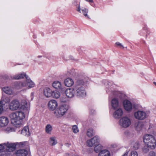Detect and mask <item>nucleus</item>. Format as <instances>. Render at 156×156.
<instances>
[{"instance_id":"423d86ee","label":"nucleus","mask_w":156,"mask_h":156,"mask_svg":"<svg viewBox=\"0 0 156 156\" xmlns=\"http://www.w3.org/2000/svg\"><path fill=\"white\" fill-rule=\"evenodd\" d=\"M69 106L67 105H61L56 110L54 113L58 117H62L65 114Z\"/></svg>"},{"instance_id":"ea45409f","label":"nucleus","mask_w":156,"mask_h":156,"mask_svg":"<svg viewBox=\"0 0 156 156\" xmlns=\"http://www.w3.org/2000/svg\"><path fill=\"white\" fill-rule=\"evenodd\" d=\"M130 156H138V154L135 151H131L130 154Z\"/></svg>"},{"instance_id":"f257e3e1","label":"nucleus","mask_w":156,"mask_h":156,"mask_svg":"<svg viewBox=\"0 0 156 156\" xmlns=\"http://www.w3.org/2000/svg\"><path fill=\"white\" fill-rule=\"evenodd\" d=\"M74 89L75 95L78 98H81L86 96L85 88L89 81L88 77L84 76H80L76 79Z\"/></svg>"},{"instance_id":"7c9ffc66","label":"nucleus","mask_w":156,"mask_h":156,"mask_svg":"<svg viewBox=\"0 0 156 156\" xmlns=\"http://www.w3.org/2000/svg\"><path fill=\"white\" fill-rule=\"evenodd\" d=\"M73 5L76 6L77 8V11L81 13V9L79 5H78L77 4V2L76 0H74L73 2L72 3Z\"/></svg>"},{"instance_id":"e433bc0d","label":"nucleus","mask_w":156,"mask_h":156,"mask_svg":"<svg viewBox=\"0 0 156 156\" xmlns=\"http://www.w3.org/2000/svg\"><path fill=\"white\" fill-rule=\"evenodd\" d=\"M72 130L73 132L75 133H76L79 132L78 128L76 125H74L73 126Z\"/></svg>"},{"instance_id":"de8ad7c7","label":"nucleus","mask_w":156,"mask_h":156,"mask_svg":"<svg viewBox=\"0 0 156 156\" xmlns=\"http://www.w3.org/2000/svg\"><path fill=\"white\" fill-rule=\"evenodd\" d=\"M87 1L90 2H93V0H86Z\"/></svg>"},{"instance_id":"49530a36","label":"nucleus","mask_w":156,"mask_h":156,"mask_svg":"<svg viewBox=\"0 0 156 156\" xmlns=\"http://www.w3.org/2000/svg\"><path fill=\"white\" fill-rule=\"evenodd\" d=\"M129 151H126L125 153L122 155V156H128V154Z\"/></svg>"},{"instance_id":"4c0bfd02","label":"nucleus","mask_w":156,"mask_h":156,"mask_svg":"<svg viewBox=\"0 0 156 156\" xmlns=\"http://www.w3.org/2000/svg\"><path fill=\"white\" fill-rule=\"evenodd\" d=\"M140 147V144L138 142H135L133 145V148L134 149H138Z\"/></svg>"},{"instance_id":"72a5a7b5","label":"nucleus","mask_w":156,"mask_h":156,"mask_svg":"<svg viewBox=\"0 0 156 156\" xmlns=\"http://www.w3.org/2000/svg\"><path fill=\"white\" fill-rule=\"evenodd\" d=\"M82 12L83 15L85 17H87V18H89V17L88 16L87 13L88 12V10L86 8H84L82 9Z\"/></svg>"},{"instance_id":"37998d69","label":"nucleus","mask_w":156,"mask_h":156,"mask_svg":"<svg viewBox=\"0 0 156 156\" xmlns=\"http://www.w3.org/2000/svg\"><path fill=\"white\" fill-rule=\"evenodd\" d=\"M124 134L126 136L128 137H129L132 136L131 133L128 131H126L124 132Z\"/></svg>"},{"instance_id":"9b49d317","label":"nucleus","mask_w":156,"mask_h":156,"mask_svg":"<svg viewBox=\"0 0 156 156\" xmlns=\"http://www.w3.org/2000/svg\"><path fill=\"white\" fill-rule=\"evenodd\" d=\"M20 103L17 100H12L9 104V109L11 110L14 111L20 109Z\"/></svg>"},{"instance_id":"3c124183","label":"nucleus","mask_w":156,"mask_h":156,"mask_svg":"<svg viewBox=\"0 0 156 156\" xmlns=\"http://www.w3.org/2000/svg\"><path fill=\"white\" fill-rule=\"evenodd\" d=\"M66 146H68H68H69V144H68V143H66Z\"/></svg>"},{"instance_id":"79ce46f5","label":"nucleus","mask_w":156,"mask_h":156,"mask_svg":"<svg viewBox=\"0 0 156 156\" xmlns=\"http://www.w3.org/2000/svg\"><path fill=\"white\" fill-rule=\"evenodd\" d=\"M105 85L106 88H108L112 86V83L108 81L105 83Z\"/></svg>"},{"instance_id":"a211bd4d","label":"nucleus","mask_w":156,"mask_h":156,"mask_svg":"<svg viewBox=\"0 0 156 156\" xmlns=\"http://www.w3.org/2000/svg\"><path fill=\"white\" fill-rule=\"evenodd\" d=\"M123 115V111L122 109L119 108L116 110L113 114V116L116 119L120 118Z\"/></svg>"},{"instance_id":"f3484780","label":"nucleus","mask_w":156,"mask_h":156,"mask_svg":"<svg viewBox=\"0 0 156 156\" xmlns=\"http://www.w3.org/2000/svg\"><path fill=\"white\" fill-rule=\"evenodd\" d=\"M15 154L17 156H27L28 152L26 149H21L16 151Z\"/></svg>"},{"instance_id":"412c9836","label":"nucleus","mask_w":156,"mask_h":156,"mask_svg":"<svg viewBox=\"0 0 156 156\" xmlns=\"http://www.w3.org/2000/svg\"><path fill=\"white\" fill-rule=\"evenodd\" d=\"M74 81L71 78H67L64 80L65 85L68 87H71L74 84Z\"/></svg>"},{"instance_id":"6e6552de","label":"nucleus","mask_w":156,"mask_h":156,"mask_svg":"<svg viewBox=\"0 0 156 156\" xmlns=\"http://www.w3.org/2000/svg\"><path fill=\"white\" fill-rule=\"evenodd\" d=\"M100 141L99 137L98 136H95L93 138L88 140L87 141V146L89 147H92L99 144Z\"/></svg>"},{"instance_id":"20e7f679","label":"nucleus","mask_w":156,"mask_h":156,"mask_svg":"<svg viewBox=\"0 0 156 156\" xmlns=\"http://www.w3.org/2000/svg\"><path fill=\"white\" fill-rule=\"evenodd\" d=\"M7 147L6 150L0 152V156H9L11 152L14 151L16 148V145L14 144L8 143L5 144Z\"/></svg>"},{"instance_id":"9d476101","label":"nucleus","mask_w":156,"mask_h":156,"mask_svg":"<svg viewBox=\"0 0 156 156\" xmlns=\"http://www.w3.org/2000/svg\"><path fill=\"white\" fill-rule=\"evenodd\" d=\"M135 118L139 120H143L147 118V114L143 111H138L134 113Z\"/></svg>"},{"instance_id":"f8f14e48","label":"nucleus","mask_w":156,"mask_h":156,"mask_svg":"<svg viewBox=\"0 0 156 156\" xmlns=\"http://www.w3.org/2000/svg\"><path fill=\"white\" fill-rule=\"evenodd\" d=\"M9 122V119L7 117L5 116L0 117V127H2L6 126Z\"/></svg>"},{"instance_id":"2f4dec72","label":"nucleus","mask_w":156,"mask_h":156,"mask_svg":"<svg viewBox=\"0 0 156 156\" xmlns=\"http://www.w3.org/2000/svg\"><path fill=\"white\" fill-rule=\"evenodd\" d=\"M60 96V94L59 92L57 91H53V95L51 96L53 98H58Z\"/></svg>"},{"instance_id":"0eeeda50","label":"nucleus","mask_w":156,"mask_h":156,"mask_svg":"<svg viewBox=\"0 0 156 156\" xmlns=\"http://www.w3.org/2000/svg\"><path fill=\"white\" fill-rule=\"evenodd\" d=\"M131 119L128 117H123L119 120V125L122 128H127L131 125Z\"/></svg>"},{"instance_id":"c03bdc74","label":"nucleus","mask_w":156,"mask_h":156,"mask_svg":"<svg viewBox=\"0 0 156 156\" xmlns=\"http://www.w3.org/2000/svg\"><path fill=\"white\" fill-rule=\"evenodd\" d=\"M27 144V142H21L19 144V145L20 146V147H23Z\"/></svg>"},{"instance_id":"cd10ccee","label":"nucleus","mask_w":156,"mask_h":156,"mask_svg":"<svg viewBox=\"0 0 156 156\" xmlns=\"http://www.w3.org/2000/svg\"><path fill=\"white\" fill-rule=\"evenodd\" d=\"M102 146L98 144L94 147V150L96 153H98L100 152L102 150Z\"/></svg>"},{"instance_id":"5701e85b","label":"nucleus","mask_w":156,"mask_h":156,"mask_svg":"<svg viewBox=\"0 0 156 156\" xmlns=\"http://www.w3.org/2000/svg\"><path fill=\"white\" fill-rule=\"evenodd\" d=\"M111 105L113 108L117 109L119 106L118 100L115 98L112 99L111 101Z\"/></svg>"},{"instance_id":"4be33fe9","label":"nucleus","mask_w":156,"mask_h":156,"mask_svg":"<svg viewBox=\"0 0 156 156\" xmlns=\"http://www.w3.org/2000/svg\"><path fill=\"white\" fill-rule=\"evenodd\" d=\"M26 76H27L24 73H23L13 76L12 77V78L13 79L19 80L25 77L26 78Z\"/></svg>"},{"instance_id":"4468645a","label":"nucleus","mask_w":156,"mask_h":156,"mask_svg":"<svg viewBox=\"0 0 156 156\" xmlns=\"http://www.w3.org/2000/svg\"><path fill=\"white\" fill-rule=\"evenodd\" d=\"M29 104L27 103V101L23 100L20 104V109L27 110L29 108Z\"/></svg>"},{"instance_id":"b1692460","label":"nucleus","mask_w":156,"mask_h":156,"mask_svg":"<svg viewBox=\"0 0 156 156\" xmlns=\"http://www.w3.org/2000/svg\"><path fill=\"white\" fill-rule=\"evenodd\" d=\"M98 156H111L110 151L106 149L101 151L99 153Z\"/></svg>"},{"instance_id":"1a4fd4ad","label":"nucleus","mask_w":156,"mask_h":156,"mask_svg":"<svg viewBox=\"0 0 156 156\" xmlns=\"http://www.w3.org/2000/svg\"><path fill=\"white\" fill-rule=\"evenodd\" d=\"M52 85L53 88L62 92H64L66 88L58 81H55L52 83Z\"/></svg>"},{"instance_id":"8fccbe9b","label":"nucleus","mask_w":156,"mask_h":156,"mask_svg":"<svg viewBox=\"0 0 156 156\" xmlns=\"http://www.w3.org/2000/svg\"><path fill=\"white\" fill-rule=\"evenodd\" d=\"M69 57L71 59H73V58L72 56H70Z\"/></svg>"},{"instance_id":"c9c22d12","label":"nucleus","mask_w":156,"mask_h":156,"mask_svg":"<svg viewBox=\"0 0 156 156\" xmlns=\"http://www.w3.org/2000/svg\"><path fill=\"white\" fill-rule=\"evenodd\" d=\"M8 142L7 143H4L3 144H0V152L1 151H3V150L4 149H5L6 150V148L7 147L6 146L5 144H7Z\"/></svg>"},{"instance_id":"f03ea898","label":"nucleus","mask_w":156,"mask_h":156,"mask_svg":"<svg viewBox=\"0 0 156 156\" xmlns=\"http://www.w3.org/2000/svg\"><path fill=\"white\" fill-rule=\"evenodd\" d=\"M9 117L14 125H19L21 124L22 120L24 118L25 115L23 112L18 111L11 113L9 115Z\"/></svg>"},{"instance_id":"58836bf2","label":"nucleus","mask_w":156,"mask_h":156,"mask_svg":"<svg viewBox=\"0 0 156 156\" xmlns=\"http://www.w3.org/2000/svg\"><path fill=\"white\" fill-rule=\"evenodd\" d=\"M148 148H150L147 147V145H146L142 149L144 153L148 152L149 150Z\"/></svg>"},{"instance_id":"a18cd8bd","label":"nucleus","mask_w":156,"mask_h":156,"mask_svg":"<svg viewBox=\"0 0 156 156\" xmlns=\"http://www.w3.org/2000/svg\"><path fill=\"white\" fill-rule=\"evenodd\" d=\"M115 44L117 46L119 47L120 48H124L123 46L119 42H117Z\"/></svg>"},{"instance_id":"09e8293b","label":"nucleus","mask_w":156,"mask_h":156,"mask_svg":"<svg viewBox=\"0 0 156 156\" xmlns=\"http://www.w3.org/2000/svg\"><path fill=\"white\" fill-rule=\"evenodd\" d=\"M7 129H8V130L9 131H12L11 129V128H8Z\"/></svg>"},{"instance_id":"2eb2a0df","label":"nucleus","mask_w":156,"mask_h":156,"mask_svg":"<svg viewBox=\"0 0 156 156\" xmlns=\"http://www.w3.org/2000/svg\"><path fill=\"white\" fill-rule=\"evenodd\" d=\"M125 109L127 111H130L132 108V105L130 101L128 100H125L123 102Z\"/></svg>"},{"instance_id":"f704fd0d","label":"nucleus","mask_w":156,"mask_h":156,"mask_svg":"<svg viewBox=\"0 0 156 156\" xmlns=\"http://www.w3.org/2000/svg\"><path fill=\"white\" fill-rule=\"evenodd\" d=\"M5 105V103L2 101H0V114L2 113L4 109L3 106Z\"/></svg>"},{"instance_id":"aec40b11","label":"nucleus","mask_w":156,"mask_h":156,"mask_svg":"<svg viewBox=\"0 0 156 156\" xmlns=\"http://www.w3.org/2000/svg\"><path fill=\"white\" fill-rule=\"evenodd\" d=\"M143 126V123L141 122H136L134 124V127L138 131H140L142 129Z\"/></svg>"},{"instance_id":"c756f323","label":"nucleus","mask_w":156,"mask_h":156,"mask_svg":"<svg viewBox=\"0 0 156 156\" xmlns=\"http://www.w3.org/2000/svg\"><path fill=\"white\" fill-rule=\"evenodd\" d=\"M52 129V126L48 124L46 125L45 127V131L47 133L51 134Z\"/></svg>"},{"instance_id":"473e14b6","label":"nucleus","mask_w":156,"mask_h":156,"mask_svg":"<svg viewBox=\"0 0 156 156\" xmlns=\"http://www.w3.org/2000/svg\"><path fill=\"white\" fill-rule=\"evenodd\" d=\"M10 101V98L9 97H5L3 98L1 101H3L5 104V103H9Z\"/></svg>"},{"instance_id":"864d4df0","label":"nucleus","mask_w":156,"mask_h":156,"mask_svg":"<svg viewBox=\"0 0 156 156\" xmlns=\"http://www.w3.org/2000/svg\"><path fill=\"white\" fill-rule=\"evenodd\" d=\"M115 92H113V93H114V94L115 95H116V94H115Z\"/></svg>"},{"instance_id":"c85d7f7f","label":"nucleus","mask_w":156,"mask_h":156,"mask_svg":"<svg viewBox=\"0 0 156 156\" xmlns=\"http://www.w3.org/2000/svg\"><path fill=\"white\" fill-rule=\"evenodd\" d=\"M87 134L88 137H91L95 134V133L92 129L90 128L88 129Z\"/></svg>"},{"instance_id":"7ed1b4c3","label":"nucleus","mask_w":156,"mask_h":156,"mask_svg":"<svg viewBox=\"0 0 156 156\" xmlns=\"http://www.w3.org/2000/svg\"><path fill=\"white\" fill-rule=\"evenodd\" d=\"M143 141L148 147L152 149H154L155 148L156 145V140L154 137L152 135H145L143 137Z\"/></svg>"},{"instance_id":"a19ab883","label":"nucleus","mask_w":156,"mask_h":156,"mask_svg":"<svg viewBox=\"0 0 156 156\" xmlns=\"http://www.w3.org/2000/svg\"><path fill=\"white\" fill-rule=\"evenodd\" d=\"M148 156H156V152L153 151H150L149 153Z\"/></svg>"},{"instance_id":"5fc2aeb1","label":"nucleus","mask_w":156,"mask_h":156,"mask_svg":"<svg viewBox=\"0 0 156 156\" xmlns=\"http://www.w3.org/2000/svg\"><path fill=\"white\" fill-rule=\"evenodd\" d=\"M106 92H107L108 93V90H106Z\"/></svg>"},{"instance_id":"a878e982","label":"nucleus","mask_w":156,"mask_h":156,"mask_svg":"<svg viewBox=\"0 0 156 156\" xmlns=\"http://www.w3.org/2000/svg\"><path fill=\"white\" fill-rule=\"evenodd\" d=\"M2 90L3 92L7 94H11L12 93V89L9 87H3L2 88Z\"/></svg>"},{"instance_id":"dca6fc26","label":"nucleus","mask_w":156,"mask_h":156,"mask_svg":"<svg viewBox=\"0 0 156 156\" xmlns=\"http://www.w3.org/2000/svg\"><path fill=\"white\" fill-rule=\"evenodd\" d=\"M58 106L57 101L55 100H51L48 103V107L49 109L52 110L55 109Z\"/></svg>"},{"instance_id":"393cba45","label":"nucleus","mask_w":156,"mask_h":156,"mask_svg":"<svg viewBox=\"0 0 156 156\" xmlns=\"http://www.w3.org/2000/svg\"><path fill=\"white\" fill-rule=\"evenodd\" d=\"M21 133L25 136H29L30 133L29 131L28 127V126L24 127L21 130Z\"/></svg>"},{"instance_id":"bb28decb","label":"nucleus","mask_w":156,"mask_h":156,"mask_svg":"<svg viewBox=\"0 0 156 156\" xmlns=\"http://www.w3.org/2000/svg\"><path fill=\"white\" fill-rule=\"evenodd\" d=\"M49 143L52 146H54L56 144L57 141L56 140V138L55 137H51L50 138Z\"/></svg>"},{"instance_id":"ddd939ff","label":"nucleus","mask_w":156,"mask_h":156,"mask_svg":"<svg viewBox=\"0 0 156 156\" xmlns=\"http://www.w3.org/2000/svg\"><path fill=\"white\" fill-rule=\"evenodd\" d=\"M66 96L68 98H73L75 95V92L73 88H69L65 91Z\"/></svg>"},{"instance_id":"6ab92c4d","label":"nucleus","mask_w":156,"mask_h":156,"mask_svg":"<svg viewBox=\"0 0 156 156\" xmlns=\"http://www.w3.org/2000/svg\"><path fill=\"white\" fill-rule=\"evenodd\" d=\"M43 94L46 97H50L53 95V91L49 88L46 87L44 89Z\"/></svg>"},{"instance_id":"39448f33","label":"nucleus","mask_w":156,"mask_h":156,"mask_svg":"<svg viewBox=\"0 0 156 156\" xmlns=\"http://www.w3.org/2000/svg\"><path fill=\"white\" fill-rule=\"evenodd\" d=\"M27 80L23 82L18 83L16 87L17 89H21L23 87L28 86L29 88H31L34 86V83L31 80H30L28 76H26Z\"/></svg>"},{"instance_id":"603ef678","label":"nucleus","mask_w":156,"mask_h":156,"mask_svg":"<svg viewBox=\"0 0 156 156\" xmlns=\"http://www.w3.org/2000/svg\"><path fill=\"white\" fill-rule=\"evenodd\" d=\"M153 83H154V85H155V86H156V82H154Z\"/></svg>"}]
</instances>
